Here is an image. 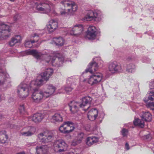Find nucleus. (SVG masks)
<instances>
[{"instance_id": "nucleus-26", "label": "nucleus", "mask_w": 154, "mask_h": 154, "mask_svg": "<svg viewBox=\"0 0 154 154\" xmlns=\"http://www.w3.org/2000/svg\"><path fill=\"white\" fill-rule=\"evenodd\" d=\"M21 40V37L20 35H16L11 39V41L9 42V44L11 46H12L16 43L20 42Z\"/></svg>"}, {"instance_id": "nucleus-7", "label": "nucleus", "mask_w": 154, "mask_h": 154, "mask_svg": "<svg viewBox=\"0 0 154 154\" xmlns=\"http://www.w3.org/2000/svg\"><path fill=\"white\" fill-rule=\"evenodd\" d=\"M60 3L64 7H70V8H68V11L69 14L73 15L74 12L78 9V7L75 3L69 0H63L61 1Z\"/></svg>"}, {"instance_id": "nucleus-22", "label": "nucleus", "mask_w": 154, "mask_h": 154, "mask_svg": "<svg viewBox=\"0 0 154 154\" xmlns=\"http://www.w3.org/2000/svg\"><path fill=\"white\" fill-rule=\"evenodd\" d=\"M44 118L43 115L40 113H36L33 115L31 120L35 123H38L40 122Z\"/></svg>"}, {"instance_id": "nucleus-33", "label": "nucleus", "mask_w": 154, "mask_h": 154, "mask_svg": "<svg viewBox=\"0 0 154 154\" xmlns=\"http://www.w3.org/2000/svg\"><path fill=\"white\" fill-rule=\"evenodd\" d=\"M135 66L134 65L130 63L127 66L126 70L128 72L132 73L134 71Z\"/></svg>"}, {"instance_id": "nucleus-12", "label": "nucleus", "mask_w": 154, "mask_h": 154, "mask_svg": "<svg viewBox=\"0 0 154 154\" xmlns=\"http://www.w3.org/2000/svg\"><path fill=\"white\" fill-rule=\"evenodd\" d=\"M109 70L112 72H121L122 71L121 64L116 61L110 62L109 66Z\"/></svg>"}, {"instance_id": "nucleus-6", "label": "nucleus", "mask_w": 154, "mask_h": 154, "mask_svg": "<svg viewBox=\"0 0 154 154\" xmlns=\"http://www.w3.org/2000/svg\"><path fill=\"white\" fill-rule=\"evenodd\" d=\"M74 124L71 122H65L59 128L60 132L64 134H68L73 131L75 129Z\"/></svg>"}, {"instance_id": "nucleus-16", "label": "nucleus", "mask_w": 154, "mask_h": 154, "mask_svg": "<svg viewBox=\"0 0 154 154\" xmlns=\"http://www.w3.org/2000/svg\"><path fill=\"white\" fill-rule=\"evenodd\" d=\"M98 69V66L97 63L95 61L90 63L88 66V67L85 70L86 73L89 72L93 73Z\"/></svg>"}, {"instance_id": "nucleus-30", "label": "nucleus", "mask_w": 154, "mask_h": 154, "mask_svg": "<svg viewBox=\"0 0 154 154\" xmlns=\"http://www.w3.org/2000/svg\"><path fill=\"white\" fill-rule=\"evenodd\" d=\"M53 41L57 45L62 46L64 44V39L61 37L54 38Z\"/></svg>"}, {"instance_id": "nucleus-37", "label": "nucleus", "mask_w": 154, "mask_h": 154, "mask_svg": "<svg viewBox=\"0 0 154 154\" xmlns=\"http://www.w3.org/2000/svg\"><path fill=\"white\" fill-rule=\"evenodd\" d=\"M73 88L70 87H66L65 88V90L67 93H69L72 91Z\"/></svg>"}, {"instance_id": "nucleus-31", "label": "nucleus", "mask_w": 154, "mask_h": 154, "mask_svg": "<svg viewBox=\"0 0 154 154\" xmlns=\"http://www.w3.org/2000/svg\"><path fill=\"white\" fill-rule=\"evenodd\" d=\"M53 120L57 122H61L63 121L62 114L61 113H56L52 116Z\"/></svg>"}, {"instance_id": "nucleus-51", "label": "nucleus", "mask_w": 154, "mask_h": 154, "mask_svg": "<svg viewBox=\"0 0 154 154\" xmlns=\"http://www.w3.org/2000/svg\"><path fill=\"white\" fill-rule=\"evenodd\" d=\"M131 58L130 57V58H127V60H128V61H129V60H131Z\"/></svg>"}, {"instance_id": "nucleus-36", "label": "nucleus", "mask_w": 154, "mask_h": 154, "mask_svg": "<svg viewBox=\"0 0 154 154\" xmlns=\"http://www.w3.org/2000/svg\"><path fill=\"white\" fill-rule=\"evenodd\" d=\"M25 46L27 48H30L32 46V44L30 41H26L25 43Z\"/></svg>"}, {"instance_id": "nucleus-48", "label": "nucleus", "mask_w": 154, "mask_h": 154, "mask_svg": "<svg viewBox=\"0 0 154 154\" xmlns=\"http://www.w3.org/2000/svg\"><path fill=\"white\" fill-rule=\"evenodd\" d=\"M35 143H30V145H35V143Z\"/></svg>"}, {"instance_id": "nucleus-47", "label": "nucleus", "mask_w": 154, "mask_h": 154, "mask_svg": "<svg viewBox=\"0 0 154 154\" xmlns=\"http://www.w3.org/2000/svg\"><path fill=\"white\" fill-rule=\"evenodd\" d=\"M16 154H25V153L24 152H20Z\"/></svg>"}, {"instance_id": "nucleus-4", "label": "nucleus", "mask_w": 154, "mask_h": 154, "mask_svg": "<svg viewBox=\"0 0 154 154\" xmlns=\"http://www.w3.org/2000/svg\"><path fill=\"white\" fill-rule=\"evenodd\" d=\"M38 137L39 141L42 144H43L51 142L54 139V135L51 132L47 134L41 133L38 134Z\"/></svg>"}, {"instance_id": "nucleus-40", "label": "nucleus", "mask_w": 154, "mask_h": 154, "mask_svg": "<svg viewBox=\"0 0 154 154\" xmlns=\"http://www.w3.org/2000/svg\"><path fill=\"white\" fill-rule=\"evenodd\" d=\"M20 18L19 15L17 14H16L14 17V21H17Z\"/></svg>"}, {"instance_id": "nucleus-20", "label": "nucleus", "mask_w": 154, "mask_h": 154, "mask_svg": "<svg viewBox=\"0 0 154 154\" xmlns=\"http://www.w3.org/2000/svg\"><path fill=\"white\" fill-rule=\"evenodd\" d=\"M57 23L54 20H50L47 26L48 30L50 32H53L57 27Z\"/></svg>"}, {"instance_id": "nucleus-46", "label": "nucleus", "mask_w": 154, "mask_h": 154, "mask_svg": "<svg viewBox=\"0 0 154 154\" xmlns=\"http://www.w3.org/2000/svg\"><path fill=\"white\" fill-rule=\"evenodd\" d=\"M30 41H31V42L32 44V43H34L35 42H37V41H35V40H33Z\"/></svg>"}, {"instance_id": "nucleus-44", "label": "nucleus", "mask_w": 154, "mask_h": 154, "mask_svg": "<svg viewBox=\"0 0 154 154\" xmlns=\"http://www.w3.org/2000/svg\"><path fill=\"white\" fill-rule=\"evenodd\" d=\"M125 148L127 150H128L130 149L129 145L128 143H126L125 144Z\"/></svg>"}, {"instance_id": "nucleus-45", "label": "nucleus", "mask_w": 154, "mask_h": 154, "mask_svg": "<svg viewBox=\"0 0 154 154\" xmlns=\"http://www.w3.org/2000/svg\"><path fill=\"white\" fill-rule=\"evenodd\" d=\"M4 115L0 113V120L2 119V118L4 117Z\"/></svg>"}, {"instance_id": "nucleus-8", "label": "nucleus", "mask_w": 154, "mask_h": 154, "mask_svg": "<svg viewBox=\"0 0 154 154\" xmlns=\"http://www.w3.org/2000/svg\"><path fill=\"white\" fill-rule=\"evenodd\" d=\"M54 146L55 151L61 152L66 149L67 145L63 140H60L55 141Z\"/></svg>"}, {"instance_id": "nucleus-49", "label": "nucleus", "mask_w": 154, "mask_h": 154, "mask_svg": "<svg viewBox=\"0 0 154 154\" xmlns=\"http://www.w3.org/2000/svg\"><path fill=\"white\" fill-rule=\"evenodd\" d=\"M89 107H90V106H88V107L87 108V109H85L84 110H85V111H87V110H88V108H89Z\"/></svg>"}, {"instance_id": "nucleus-15", "label": "nucleus", "mask_w": 154, "mask_h": 154, "mask_svg": "<svg viewBox=\"0 0 154 154\" xmlns=\"http://www.w3.org/2000/svg\"><path fill=\"white\" fill-rule=\"evenodd\" d=\"M69 106L70 110L73 113L77 112L79 107L82 108L80 103L74 101H71L69 104Z\"/></svg>"}, {"instance_id": "nucleus-28", "label": "nucleus", "mask_w": 154, "mask_h": 154, "mask_svg": "<svg viewBox=\"0 0 154 154\" xmlns=\"http://www.w3.org/2000/svg\"><path fill=\"white\" fill-rule=\"evenodd\" d=\"M8 139V137L6 134L5 131H2L0 132V142L2 143H5Z\"/></svg>"}, {"instance_id": "nucleus-17", "label": "nucleus", "mask_w": 154, "mask_h": 154, "mask_svg": "<svg viewBox=\"0 0 154 154\" xmlns=\"http://www.w3.org/2000/svg\"><path fill=\"white\" fill-rule=\"evenodd\" d=\"M45 88H47V91L44 92L45 95H46V97L47 98L54 93L56 90V88L52 85L49 84L45 85Z\"/></svg>"}, {"instance_id": "nucleus-32", "label": "nucleus", "mask_w": 154, "mask_h": 154, "mask_svg": "<svg viewBox=\"0 0 154 154\" xmlns=\"http://www.w3.org/2000/svg\"><path fill=\"white\" fill-rule=\"evenodd\" d=\"M133 123L135 126H137L142 128L144 126V122L142 119L141 120L138 119H135L133 121Z\"/></svg>"}, {"instance_id": "nucleus-27", "label": "nucleus", "mask_w": 154, "mask_h": 154, "mask_svg": "<svg viewBox=\"0 0 154 154\" xmlns=\"http://www.w3.org/2000/svg\"><path fill=\"white\" fill-rule=\"evenodd\" d=\"M98 139L95 137H89L87 138L86 143L89 146H91L92 144L98 142Z\"/></svg>"}, {"instance_id": "nucleus-41", "label": "nucleus", "mask_w": 154, "mask_h": 154, "mask_svg": "<svg viewBox=\"0 0 154 154\" xmlns=\"http://www.w3.org/2000/svg\"><path fill=\"white\" fill-rule=\"evenodd\" d=\"M151 137V135L150 134H148L146 135H144L143 136V139L144 140L146 139V140H150Z\"/></svg>"}, {"instance_id": "nucleus-1", "label": "nucleus", "mask_w": 154, "mask_h": 154, "mask_svg": "<svg viewBox=\"0 0 154 154\" xmlns=\"http://www.w3.org/2000/svg\"><path fill=\"white\" fill-rule=\"evenodd\" d=\"M53 72L54 71L51 68L47 69L44 72L41 73L42 79H37L32 81L29 87L26 83H21L17 88V92L18 94L22 97H26L28 95L29 91L35 90L36 86L42 85L43 83V81H48L52 75Z\"/></svg>"}, {"instance_id": "nucleus-18", "label": "nucleus", "mask_w": 154, "mask_h": 154, "mask_svg": "<svg viewBox=\"0 0 154 154\" xmlns=\"http://www.w3.org/2000/svg\"><path fill=\"white\" fill-rule=\"evenodd\" d=\"M9 77V75L7 73L5 70L0 68V85H3L7 79Z\"/></svg>"}, {"instance_id": "nucleus-43", "label": "nucleus", "mask_w": 154, "mask_h": 154, "mask_svg": "<svg viewBox=\"0 0 154 154\" xmlns=\"http://www.w3.org/2000/svg\"><path fill=\"white\" fill-rule=\"evenodd\" d=\"M60 14L61 15H71L70 14H69V12L68 11V12H66L65 11V9L63 11H60Z\"/></svg>"}, {"instance_id": "nucleus-14", "label": "nucleus", "mask_w": 154, "mask_h": 154, "mask_svg": "<svg viewBox=\"0 0 154 154\" xmlns=\"http://www.w3.org/2000/svg\"><path fill=\"white\" fill-rule=\"evenodd\" d=\"M97 35L96 29L95 26H91L86 32V38L90 40L94 39Z\"/></svg>"}, {"instance_id": "nucleus-2", "label": "nucleus", "mask_w": 154, "mask_h": 154, "mask_svg": "<svg viewBox=\"0 0 154 154\" xmlns=\"http://www.w3.org/2000/svg\"><path fill=\"white\" fill-rule=\"evenodd\" d=\"M23 56L32 55L37 59H41L44 58L47 63H50L53 66L59 67L63 64L64 59L63 57H58L55 56L52 57L47 55L42 54L41 53L38 52L35 50H27L23 52Z\"/></svg>"}, {"instance_id": "nucleus-54", "label": "nucleus", "mask_w": 154, "mask_h": 154, "mask_svg": "<svg viewBox=\"0 0 154 154\" xmlns=\"http://www.w3.org/2000/svg\"><path fill=\"white\" fill-rule=\"evenodd\" d=\"M54 0V1H56V0Z\"/></svg>"}, {"instance_id": "nucleus-5", "label": "nucleus", "mask_w": 154, "mask_h": 154, "mask_svg": "<svg viewBox=\"0 0 154 154\" xmlns=\"http://www.w3.org/2000/svg\"><path fill=\"white\" fill-rule=\"evenodd\" d=\"M10 32L9 26L0 23V40L6 39L9 37Z\"/></svg>"}, {"instance_id": "nucleus-24", "label": "nucleus", "mask_w": 154, "mask_h": 154, "mask_svg": "<svg viewBox=\"0 0 154 154\" xmlns=\"http://www.w3.org/2000/svg\"><path fill=\"white\" fill-rule=\"evenodd\" d=\"M143 121L149 122L152 120V115L148 111L143 112V114L141 116Z\"/></svg>"}, {"instance_id": "nucleus-53", "label": "nucleus", "mask_w": 154, "mask_h": 154, "mask_svg": "<svg viewBox=\"0 0 154 154\" xmlns=\"http://www.w3.org/2000/svg\"><path fill=\"white\" fill-rule=\"evenodd\" d=\"M0 154H3L0 151Z\"/></svg>"}, {"instance_id": "nucleus-23", "label": "nucleus", "mask_w": 154, "mask_h": 154, "mask_svg": "<svg viewBox=\"0 0 154 154\" xmlns=\"http://www.w3.org/2000/svg\"><path fill=\"white\" fill-rule=\"evenodd\" d=\"M48 148L46 146H37L36 148V152L37 154H47Z\"/></svg>"}, {"instance_id": "nucleus-9", "label": "nucleus", "mask_w": 154, "mask_h": 154, "mask_svg": "<svg viewBox=\"0 0 154 154\" xmlns=\"http://www.w3.org/2000/svg\"><path fill=\"white\" fill-rule=\"evenodd\" d=\"M102 75L100 73H96L92 75L88 79V83L91 85H95L100 82L102 79Z\"/></svg>"}, {"instance_id": "nucleus-38", "label": "nucleus", "mask_w": 154, "mask_h": 154, "mask_svg": "<svg viewBox=\"0 0 154 154\" xmlns=\"http://www.w3.org/2000/svg\"><path fill=\"white\" fill-rule=\"evenodd\" d=\"M147 105L151 109L154 110V102L149 103Z\"/></svg>"}, {"instance_id": "nucleus-42", "label": "nucleus", "mask_w": 154, "mask_h": 154, "mask_svg": "<svg viewBox=\"0 0 154 154\" xmlns=\"http://www.w3.org/2000/svg\"><path fill=\"white\" fill-rule=\"evenodd\" d=\"M149 87L150 89H154V81H151L150 82Z\"/></svg>"}, {"instance_id": "nucleus-21", "label": "nucleus", "mask_w": 154, "mask_h": 154, "mask_svg": "<svg viewBox=\"0 0 154 154\" xmlns=\"http://www.w3.org/2000/svg\"><path fill=\"white\" fill-rule=\"evenodd\" d=\"M84 138L85 135L83 133L80 132L78 133L77 139H75L73 141L72 143L73 145H75L80 143Z\"/></svg>"}, {"instance_id": "nucleus-34", "label": "nucleus", "mask_w": 154, "mask_h": 154, "mask_svg": "<svg viewBox=\"0 0 154 154\" xmlns=\"http://www.w3.org/2000/svg\"><path fill=\"white\" fill-rule=\"evenodd\" d=\"M149 96L148 97V100H154V92L151 91L149 92Z\"/></svg>"}, {"instance_id": "nucleus-11", "label": "nucleus", "mask_w": 154, "mask_h": 154, "mask_svg": "<svg viewBox=\"0 0 154 154\" xmlns=\"http://www.w3.org/2000/svg\"><path fill=\"white\" fill-rule=\"evenodd\" d=\"M86 14L85 18L88 20H94L97 21L99 20V14L96 11L88 10L86 11Z\"/></svg>"}, {"instance_id": "nucleus-29", "label": "nucleus", "mask_w": 154, "mask_h": 154, "mask_svg": "<svg viewBox=\"0 0 154 154\" xmlns=\"http://www.w3.org/2000/svg\"><path fill=\"white\" fill-rule=\"evenodd\" d=\"M35 131V127H31L29 130L27 131L23 132L21 133V134L25 136H30L34 134Z\"/></svg>"}, {"instance_id": "nucleus-13", "label": "nucleus", "mask_w": 154, "mask_h": 154, "mask_svg": "<svg viewBox=\"0 0 154 154\" xmlns=\"http://www.w3.org/2000/svg\"><path fill=\"white\" fill-rule=\"evenodd\" d=\"M83 30V28L82 25H76L72 28L69 30L70 35H77L81 34Z\"/></svg>"}, {"instance_id": "nucleus-35", "label": "nucleus", "mask_w": 154, "mask_h": 154, "mask_svg": "<svg viewBox=\"0 0 154 154\" xmlns=\"http://www.w3.org/2000/svg\"><path fill=\"white\" fill-rule=\"evenodd\" d=\"M128 131L125 128H123L121 131V134L123 137H126L128 135Z\"/></svg>"}, {"instance_id": "nucleus-39", "label": "nucleus", "mask_w": 154, "mask_h": 154, "mask_svg": "<svg viewBox=\"0 0 154 154\" xmlns=\"http://www.w3.org/2000/svg\"><path fill=\"white\" fill-rule=\"evenodd\" d=\"M19 110L21 113H23L25 112V108L23 105L21 106L19 108Z\"/></svg>"}, {"instance_id": "nucleus-25", "label": "nucleus", "mask_w": 154, "mask_h": 154, "mask_svg": "<svg viewBox=\"0 0 154 154\" xmlns=\"http://www.w3.org/2000/svg\"><path fill=\"white\" fill-rule=\"evenodd\" d=\"M92 98L90 96H87L83 97L82 99V103H80L82 107L87 104L90 105L92 101Z\"/></svg>"}, {"instance_id": "nucleus-19", "label": "nucleus", "mask_w": 154, "mask_h": 154, "mask_svg": "<svg viewBox=\"0 0 154 154\" xmlns=\"http://www.w3.org/2000/svg\"><path fill=\"white\" fill-rule=\"evenodd\" d=\"M98 111L96 108L91 109L88 112V118L91 121L95 120L97 116Z\"/></svg>"}, {"instance_id": "nucleus-52", "label": "nucleus", "mask_w": 154, "mask_h": 154, "mask_svg": "<svg viewBox=\"0 0 154 154\" xmlns=\"http://www.w3.org/2000/svg\"><path fill=\"white\" fill-rule=\"evenodd\" d=\"M10 0L12 2H14L15 1V0Z\"/></svg>"}, {"instance_id": "nucleus-3", "label": "nucleus", "mask_w": 154, "mask_h": 154, "mask_svg": "<svg viewBox=\"0 0 154 154\" xmlns=\"http://www.w3.org/2000/svg\"><path fill=\"white\" fill-rule=\"evenodd\" d=\"M35 4L36 9L42 13L48 14L50 12L52 4L49 1H46L39 4L36 2Z\"/></svg>"}, {"instance_id": "nucleus-10", "label": "nucleus", "mask_w": 154, "mask_h": 154, "mask_svg": "<svg viewBox=\"0 0 154 154\" xmlns=\"http://www.w3.org/2000/svg\"><path fill=\"white\" fill-rule=\"evenodd\" d=\"M45 93L42 91H35L33 92L32 95V98L33 101L36 103H38L41 102L43 98L46 97Z\"/></svg>"}, {"instance_id": "nucleus-50", "label": "nucleus", "mask_w": 154, "mask_h": 154, "mask_svg": "<svg viewBox=\"0 0 154 154\" xmlns=\"http://www.w3.org/2000/svg\"><path fill=\"white\" fill-rule=\"evenodd\" d=\"M147 59H148V62H147V63H149L150 61V60L149 58H148Z\"/></svg>"}]
</instances>
